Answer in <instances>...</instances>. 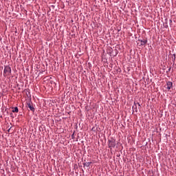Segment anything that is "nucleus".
<instances>
[{
    "mask_svg": "<svg viewBox=\"0 0 176 176\" xmlns=\"http://www.w3.org/2000/svg\"><path fill=\"white\" fill-rule=\"evenodd\" d=\"M135 112H138V110L137 109V108H135Z\"/></svg>",
    "mask_w": 176,
    "mask_h": 176,
    "instance_id": "1a4fd4ad",
    "label": "nucleus"
},
{
    "mask_svg": "<svg viewBox=\"0 0 176 176\" xmlns=\"http://www.w3.org/2000/svg\"><path fill=\"white\" fill-rule=\"evenodd\" d=\"M172 87H173L172 82L168 81V82H166V89H168V90H170Z\"/></svg>",
    "mask_w": 176,
    "mask_h": 176,
    "instance_id": "20e7f679",
    "label": "nucleus"
},
{
    "mask_svg": "<svg viewBox=\"0 0 176 176\" xmlns=\"http://www.w3.org/2000/svg\"><path fill=\"white\" fill-rule=\"evenodd\" d=\"M27 105L28 108H29V109H30L32 112H35V108H34V105L32 104V103H31V102H28Z\"/></svg>",
    "mask_w": 176,
    "mask_h": 176,
    "instance_id": "f03ea898",
    "label": "nucleus"
},
{
    "mask_svg": "<svg viewBox=\"0 0 176 176\" xmlns=\"http://www.w3.org/2000/svg\"><path fill=\"white\" fill-rule=\"evenodd\" d=\"M138 108H141V104H140V103H138Z\"/></svg>",
    "mask_w": 176,
    "mask_h": 176,
    "instance_id": "6e6552de",
    "label": "nucleus"
},
{
    "mask_svg": "<svg viewBox=\"0 0 176 176\" xmlns=\"http://www.w3.org/2000/svg\"><path fill=\"white\" fill-rule=\"evenodd\" d=\"M91 164V162H86L83 164V166L85 167H90V165Z\"/></svg>",
    "mask_w": 176,
    "mask_h": 176,
    "instance_id": "423d86ee",
    "label": "nucleus"
},
{
    "mask_svg": "<svg viewBox=\"0 0 176 176\" xmlns=\"http://www.w3.org/2000/svg\"><path fill=\"white\" fill-rule=\"evenodd\" d=\"M12 112H13V113H14V112H16V113L19 112V108L14 107V109L12 110Z\"/></svg>",
    "mask_w": 176,
    "mask_h": 176,
    "instance_id": "0eeeda50",
    "label": "nucleus"
},
{
    "mask_svg": "<svg viewBox=\"0 0 176 176\" xmlns=\"http://www.w3.org/2000/svg\"><path fill=\"white\" fill-rule=\"evenodd\" d=\"M12 72V69L10 67L7 66L4 68V74L6 75H10V74Z\"/></svg>",
    "mask_w": 176,
    "mask_h": 176,
    "instance_id": "f257e3e1",
    "label": "nucleus"
},
{
    "mask_svg": "<svg viewBox=\"0 0 176 176\" xmlns=\"http://www.w3.org/2000/svg\"><path fill=\"white\" fill-rule=\"evenodd\" d=\"M139 42H140L141 46H145L148 43V40L146 39L139 40Z\"/></svg>",
    "mask_w": 176,
    "mask_h": 176,
    "instance_id": "7ed1b4c3",
    "label": "nucleus"
},
{
    "mask_svg": "<svg viewBox=\"0 0 176 176\" xmlns=\"http://www.w3.org/2000/svg\"><path fill=\"white\" fill-rule=\"evenodd\" d=\"M109 148H115V142L110 140L109 142Z\"/></svg>",
    "mask_w": 176,
    "mask_h": 176,
    "instance_id": "39448f33",
    "label": "nucleus"
}]
</instances>
